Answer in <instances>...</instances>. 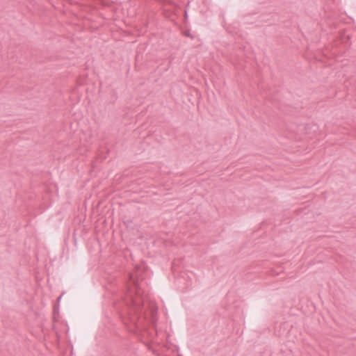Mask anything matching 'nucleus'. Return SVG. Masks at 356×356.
Segmentation results:
<instances>
[{"mask_svg":"<svg viewBox=\"0 0 356 356\" xmlns=\"http://www.w3.org/2000/svg\"><path fill=\"white\" fill-rule=\"evenodd\" d=\"M144 290L143 289V284L139 283L136 275H130L129 283V297L133 305L134 309L136 310L140 305L145 304L143 298Z\"/></svg>","mask_w":356,"mask_h":356,"instance_id":"nucleus-1","label":"nucleus"}]
</instances>
